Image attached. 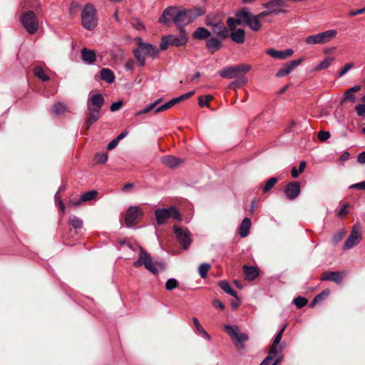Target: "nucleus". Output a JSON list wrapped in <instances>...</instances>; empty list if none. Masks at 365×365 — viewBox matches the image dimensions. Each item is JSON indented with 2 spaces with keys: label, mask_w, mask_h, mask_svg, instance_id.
Wrapping results in <instances>:
<instances>
[{
  "label": "nucleus",
  "mask_w": 365,
  "mask_h": 365,
  "mask_svg": "<svg viewBox=\"0 0 365 365\" xmlns=\"http://www.w3.org/2000/svg\"><path fill=\"white\" fill-rule=\"evenodd\" d=\"M104 98L101 94L93 95L87 102L88 117L86 119L87 130L97 122L101 117V110L104 104Z\"/></svg>",
  "instance_id": "obj_1"
},
{
  "label": "nucleus",
  "mask_w": 365,
  "mask_h": 365,
  "mask_svg": "<svg viewBox=\"0 0 365 365\" xmlns=\"http://www.w3.org/2000/svg\"><path fill=\"white\" fill-rule=\"evenodd\" d=\"M144 265L145 267L153 274H157L161 272L164 267L165 264L159 260L153 261L150 255L142 247H140V255L138 260L133 262L135 267H139Z\"/></svg>",
  "instance_id": "obj_2"
},
{
  "label": "nucleus",
  "mask_w": 365,
  "mask_h": 365,
  "mask_svg": "<svg viewBox=\"0 0 365 365\" xmlns=\"http://www.w3.org/2000/svg\"><path fill=\"white\" fill-rule=\"evenodd\" d=\"M135 41L138 48L134 51V55L140 66L145 65V58L146 56L153 58L158 56V50L152 44L143 42L140 37L136 38Z\"/></svg>",
  "instance_id": "obj_3"
},
{
  "label": "nucleus",
  "mask_w": 365,
  "mask_h": 365,
  "mask_svg": "<svg viewBox=\"0 0 365 365\" xmlns=\"http://www.w3.org/2000/svg\"><path fill=\"white\" fill-rule=\"evenodd\" d=\"M81 21L83 26L88 31H92L96 28L98 17L97 11L93 4L85 5L81 12Z\"/></svg>",
  "instance_id": "obj_4"
},
{
  "label": "nucleus",
  "mask_w": 365,
  "mask_h": 365,
  "mask_svg": "<svg viewBox=\"0 0 365 365\" xmlns=\"http://www.w3.org/2000/svg\"><path fill=\"white\" fill-rule=\"evenodd\" d=\"M205 14L202 9H195L191 10H182L175 16L174 23L180 27L186 26L196 19L198 16Z\"/></svg>",
  "instance_id": "obj_5"
},
{
  "label": "nucleus",
  "mask_w": 365,
  "mask_h": 365,
  "mask_svg": "<svg viewBox=\"0 0 365 365\" xmlns=\"http://www.w3.org/2000/svg\"><path fill=\"white\" fill-rule=\"evenodd\" d=\"M226 23L229 30L237 29V25L247 24L252 31V26L251 25V20L250 18V10L247 7H244L240 11L236 12L235 18H228Z\"/></svg>",
  "instance_id": "obj_6"
},
{
  "label": "nucleus",
  "mask_w": 365,
  "mask_h": 365,
  "mask_svg": "<svg viewBox=\"0 0 365 365\" xmlns=\"http://www.w3.org/2000/svg\"><path fill=\"white\" fill-rule=\"evenodd\" d=\"M20 22L29 34H35L39 27L38 18L34 11H24L20 16Z\"/></svg>",
  "instance_id": "obj_7"
},
{
  "label": "nucleus",
  "mask_w": 365,
  "mask_h": 365,
  "mask_svg": "<svg viewBox=\"0 0 365 365\" xmlns=\"http://www.w3.org/2000/svg\"><path fill=\"white\" fill-rule=\"evenodd\" d=\"M155 215L158 226L163 225L169 218H173L179 222L182 220L180 214L174 206H171L167 209H158L155 211Z\"/></svg>",
  "instance_id": "obj_8"
},
{
  "label": "nucleus",
  "mask_w": 365,
  "mask_h": 365,
  "mask_svg": "<svg viewBox=\"0 0 365 365\" xmlns=\"http://www.w3.org/2000/svg\"><path fill=\"white\" fill-rule=\"evenodd\" d=\"M224 329L233 341L236 347L238 349H243L245 348L243 343L248 340V335L240 332L237 326L225 325Z\"/></svg>",
  "instance_id": "obj_9"
},
{
  "label": "nucleus",
  "mask_w": 365,
  "mask_h": 365,
  "mask_svg": "<svg viewBox=\"0 0 365 365\" xmlns=\"http://www.w3.org/2000/svg\"><path fill=\"white\" fill-rule=\"evenodd\" d=\"M337 31L336 30H328L315 35L309 36L305 38L307 44H325L330 42L336 36Z\"/></svg>",
  "instance_id": "obj_10"
},
{
  "label": "nucleus",
  "mask_w": 365,
  "mask_h": 365,
  "mask_svg": "<svg viewBox=\"0 0 365 365\" xmlns=\"http://www.w3.org/2000/svg\"><path fill=\"white\" fill-rule=\"evenodd\" d=\"M173 232L182 248L185 250H188L192 242V235L189 230L175 225Z\"/></svg>",
  "instance_id": "obj_11"
},
{
  "label": "nucleus",
  "mask_w": 365,
  "mask_h": 365,
  "mask_svg": "<svg viewBox=\"0 0 365 365\" xmlns=\"http://www.w3.org/2000/svg\"><path fill=\"white\" fill-rule=\"evenodd\" d=\"M263 6L274 15L287 14L289 11V6L284 0H269Z\"/></svg>",
  "instance_id": "obj_12"
},
{
  "label": "nucleus",
  "mask_w": 365,
  "mask_h": 365,
  "mask_svg": "<svg viewBox=\"0 0 365 365\" xmlns=\"http://www.w3.org/2000/svg\"><path fill=\"white\" fill-rule=\"evenodd\" d=\"M143 215V211L138 206L130 207L125 215V224L128 227H131L138 223Z\"/></svg>",
  "instance_id": "obj_13"
},
{
  "label": "nucleus",
  "mask_w": 365,
  "mask_h": 365,
  "mask_svg": "<svg viewBox=\"0 0 365 365\" xmlns=\"http://www.w3.org/2000/svg\"><path fill=\"white\" fill-rule=\"evenodd\" d=\"M361 240V234L360 227L357 225H354L351 232L350 233L348 239L346 240L343 249L349 250L355 245H358Z\"/></svg>",
  "instance_id": "obj_14"
},
{
  "label": "nucleus",
  "mask_w": 365,
  "mask_h": 365,
  "mask_svg": "<svg viewBox=\"0 0 365 365\" xmlns=\"http://www.w3.org/2000/svg\"><path fill=\"white\" fill-rule=\"evenodd\" d=\"M300 191V185L298 182H289L284 188L285 196L289 200L296 199L299 195Z\"/></svg>",
  "instance_id": "obj_15"
},
{
  "label": "nucleus",
  "mask_w": 365,
  "mask_h": 365,
  "mask_svg": "<svg viewBox=\"0 0 365 365\" xmlns=\"http://www.w3.org/2000/svg\"><path fill=\"white\" fill-rule=\"evenodd\" d=\"M272 14L269 12V10L267 9V11H262L257 15H255L250 11V18L251 20V25L252 26V31H259L262 28V24L260 19L268 16Z\"/></svg>",
  "instance_id": "obj_16"
},
{
  "label": "nucleus",
  "mask_w": 365,
  "mask_h": 365,
  "mask_svg": "<svg viewBox=\"0 0 365 365\" xmlns=\"http://www.w3.org/2000/svg\"><path fill=\"white\" fill-rule=\"evenodd\" d=\"M267 53L274 58L285 59L292 56L294 53V51L291 48H287L284 51H277L274 48H269L267 51Z\"/></svg>",
  "instance_id": "obj_17"
},
{
  "label": "nucleus",
  "mask_w": 365,
  "mask_h": 365,
  "mask_svg": "<svg viewBox=\"0 0 365 365\" xmlns=\"http://www.w3.org/2000/svg\"><path fill=\"white\" fill-rule=\"evenodd\" d=\"M344 274L339 272H326L322 274L321 279L323 281H331L340 284L343 279Z\"/></svg>",
  "instance_id": "obj_18"
},
{
  "label": "nucleus",
  "mask_w": 365,
  "mask_h": 365,
  "mask_svg": "<svg viewBox=\"0 0 365 365\" xmlns=\"http://www.w3.org/2000/svg\"><path fill=\"white\" fill-rule=\"evenodd\" d=\"M212 31L216 34L221 40L225 39L228 37V30L226 26L222 22H217L212 26Z\"/></svg>",
  "instance_id": "obj_19"
},
{
  "label": "nucleus",
  "mask_w": 365,
  "mask_h": 365,
  "mask_svg": "<svg viewBox=\"0 0 365 365\" xmlns=\"http://www.w3.org/2000/svg\"><path fill=\"white\" fill-rule=\"evenodd\" d=\"M170 45L180 46L186 44L187 41V36L184 31L181 30L178 36L169 35Z\"/></svg>",
  "instance_id": "obj_20"
},
{
  "label": "nucleus",
  "mask_w": 365,
  "mask_h": 365,
  "mask_svg": "<svg viewBox=\"0 0 365 365\" xmlns=\"http://www.w3.org/2000/svg\"><path fill=\"white\" fill-rule=\"evenodd\" d=\"M230 37L236 43L242 44L245 41V31L243 29H234L230 30Z\"/></svg>",
  "instance_id": "obj_21"
},
{
  "label": "nucleus",
  "mask_w": 365,
  "mask_h": 365,
  "mask_svg": "<svg viewBox=\"0 0 365 365\" xmlns=\"http://www.w3.org/2000/svg\"><path fill=\"white\" fill-rule=\"evenodd\" d=\"M160 161L166 167L175 168L183 163L184 160L173 155H167L163 157Z\"/></svg>",
  "instance_id": "obj_22"
},
{
  "label": "nucleus",
  "mask_w": 365,
  "mask_h": 365,
  "mask_svg": "<svg viewBox=\"0 0 365 365\" xmlns=\"http://www.w3.org/2000/svg\"><path fill=\"white\" fill-rule=\"evenodd\" d=\"M82 59L84 62L88 64L94 63L96 59V53L93 50L83 48L81 51Z\"/></svg>",
  "instance_id": "obj_23"
},
{
  "label": "nucleus",
  "mask_w": 365,
  "mask_h": 365,
  "mask_svg": "<svg viewBox=\"0 0 365 365\" xmlns=\"http://www.w3.org/2000/svg\"><path fill=\"white\" fill-rule=\"evenodd\" d=\"M243 269L245 272V279L249 281H252L256 279L259 275V270L255 267L244 266Z\"/></svg>",
  "instance_id": "obj_24"
},
{
  "label": "nucleus",
  "mask_w": 365,
  "mask_h": 365,
  "mask_svg": "<svg viewBox=\"0 0 365 365\" xmlns=\"http://www.w3.org/2000/svg\"><path fill=\"white\" fill-rule=\"evenodd\" d=\"M222 41L215 37L208 38L206 43L207 49L212 52L218 51L222 46Z\"/></svg>",
  "instance_id": "obj_25"
},
{
  "label": "nucleus",
  "mask_w": 365,
  "mask_h": 365,
  "mask_svg": "<svg viewBox=\"0 0 365 365\" xmlns=\"http://www.w3.org/2000/svg\"><path fill=\"white\" fill-rule=\"evenodd\" d=\"M220 76L222 78H233L235 77H237L239 76L238 70L236 66H232L227 68H225L224 70H222L220 72Z\"/></svg>",
  "instance_id": "obj_26"
},
{
  "label": "nucleus",
  "mask_w": 365,
  "mask_h": 365,
  "mask_svg": "<svg viewBox=\"0 0 365 365\" xmlns=\"http://www.w3.org/2000/svg\"><path fill=\"white\" fill-rule=\"evenodd\" d=\"M251 227V220L248 217L244 218L240 224L239 233L242 237H245L248 235Z\"/></svg>",
  "instance_id": "obj_27"
},
{
  "label": "nucleus",
  "mask_w": 365,
  "mask_h": 365,
  "mask_svg": "<svg viewBox=\"0 0 365 365\" xmlns=\"http://www.w3.org/2000/svg\"><path fill=\"white\" fill-rule=\"evenodd\" d=\"M21 4L24 9L31 11L34 10L37 11L41 7V4L38 0H24Z\"/></svg>",
  "instance_id": "obj_28"
},
{
  "label": "nucleus",
  "mask_w": 365,
  "mask_h": 365,
  "mask_svg": "<svg viewBox=\"0 0 365 365\" xmlns=\"http://www.w3.org/2000/svg\"><path fill=\"white\" fill-rule=\"evenodd\" d=\"M100 76L101 79L108 83H112L115 81V75L109 68H102L100 71Z\"/></svg>",
  "instance_id": "obj_29"
},
{
  "label": "nucleus",
  "mask_w": 365,
  "mask_h": 365,
  "mask_svg": "<svg viewBox=\"0 0 365 365\" xmlns=\"http://www.w3.org/2000/svg\"><path fill=\"white\" fill-rule=\"evenodd\" d=\"M193 324L195 327V331L197 334L202 335L203 337H205L207 340H210V336L207 334V332L204 329V328L200 324L199 320L196 317L192 318Z\"/></svg>",
  "instance_id": "obj_30"
},
{
  "label": "nucleus",
  "mask_w": 365,
  "mask_h": 365,
  "mask_svg": "<svg viewBox=\"0 0 365 365\" xmlns=\"http://www.w3.org/2000/svg\"><path fill=\"white\" fill-rule=\"evenodd\" d=\"M210 36V32L203 27L197 28L193 34V36L196 39H207Z\"/></svg>",
  "instance_id": "obj_31"
},
{
  "label": "nucleus",
  "mask_w": 365,
  "mask_h": 365,
  "mask_svg": "<svg viewBox=\"0 0 365 365\" xmlns=\"http://www.w3.org/2000/svg\"><path fill=\"white\" fill-rule=\"evenodd\" d=\"M219 285L222 289H223L227 294L235 297L237 299H239L237 294L235 291H234L230 287V284L226 281H221L219 282Z\"/></svg>",
  "instance_id": "obj_32"
},
{
  "label": "nucleus",
  "mask_w": 365,
  "mask_h": 365,
  "mask_svg": "<svg viewBox=\"0 0 365 365\" xmlns=\"http://www.w3.org/2000/svg\"><path fill=\"white\" fill-rule=\"evenodd\" d=\"M334 61L333 57H327L324 58L314 69V71H320L327 68Z\"/></svg>",
  "instance_id": "obj_33"
},
{
  "label": "nucleus",
  "mask_w": 365,
  "mask_h": 365,
  "mask_svg": "<svg viewBox=\"0 0 365 365\" xmlns=\"http://www.w3.org/2000/svg\"><path fill=\"white\" fill-rule=\"evenodd\" d=\"M34 73L42 81H48L50 79L49 76L44 72L43 68L41 66L34 68Z\"/></svg>",
  "instance_id": "obj_34"
},
{
  "label": "nucleus",
  "mask_w": 365,
  "mask_h": 365,
  "mask_svg": "<svg viewBox=\"0 0 365 365\" xmlns=\"http://www.w3.org/2000/svg\"><path fill=\"white\" fill-rule=\"evenodd\" d=\"M174 9L172 7H168L164 10L162 16L159 19V22L160 23H167L169 21V17L173 16Z\"/></svg>",
  "instance_id": "obj_35"
},
{
  "label": "nucleus",
  "mask_w": 365,
  "mask_h": 365,
  "mask_svg": "<svg viewBox=\"0 0 365 365\" xmlns=\"http://www.w3.org/2000/svg\"><path fill=\"white\" fill-rule=\"evenodd\" d=\"M98 195V191L97 190H90L88 192H86L81 195V201L88 202L91 201L92 200L96 199V197Z\"/></svg>",
  "instance_id": "obj_36"
},
{
  "label": "nucleus",
  "mask_w": 365,
  "mask_h": 365,
  "mask_svg": "<svg viewBox=\"0 0 365 365\" xmlns=\"http://www.w3.org/2000/svg\"><path fill=\"white\" fill-rule=\"evenodd\" d=\"M293 69L291 66L287 63L282 67L276 73V76L278 78L284 77L288 74H289Z\"/></svg>",
  "instance_id": "obj_37"
},
{
  "label": "nucleus",
  "mask_w": 365,
  "mask_h": 365,
  "mask_svg": "<svg viewBox=\"0 0 365 365\" xmlns=\"http://www.w3.org/2000/svg\"><path fill=\"white\" fill-rule=\"evenodd\" d=\"M212 99V96L211 95L207 96H201L198 98L199 106L200 107H208L209 102Z\"/></svg>",
  "instance_id": "obj_38"
},
{
  "label": "nucleus",
  "mask_w": 365,
  "mask_h": 365,
  "mask_svg": "<svg viewBox=\"0 0 365 365\" xmlns=\"http://www.w3.org/2000/svg\"><path fill=\"white\" fill-rule=\"evenodd\" d=\"M210 268V264L207 263H203L199 266L198 271L202 278L205 279L206 277Z\"/></svg>",
  "instance_id": "obj_39"
},
{
  "label": "nucleus",
  "mask_w": 365,
  "mask_h": 365,
  "mask_svg": "<svg viewBox=\"0 0 365 365\" xmlns=\"http://www.w3.org/2000/svg\"><path fill=\"white\" fill-rule=\"evenodd\" d=\"M277 179L276 178H269L263 187V192H268L277 183Z\"/></svg>",
  "instance_id": "obj_40"
},
{
  "label": "nucleus",
  "mask_w": 365,
  "mask_h": 365,
  "mask_svg": "<svg viewBox=\"0 0 365 365\" xmlns=\"http://www.w3.org/2000/svg\"><path fill=\"white\" fill-rule=\"evenodd\" d=\"M65 110L66 106L61 103H55L52 108V111L56 115L62 114L65 112Z\"/></svg>",
  "instance_id": "obj_41"
},
{
  "label": "nucleus",
  "mask_w": 365,
  "mask_h": 365,
  "mask_svg": "<svg viewBox=\"0 0 365 365\" xmlns=\"http://www.w3.org/2000/svg\"><path fill=\"white\" fill-rule=\"evenodd\" d=\"M284 349V346L282 345H275L272 344L268 355L272 356L274 357V355L281 354Z\"/></svg>",
  "instance_id": "obj_42"
},
{
  "label": "nucleus",
  "mask_w": 365,
  "mask_h": 365,
  "mask_svg": "<svg viewBox=\"0 0 365 365\" xmlns=\"http://www.w3.org/2000/svg\"><path fill=\"white\" fill-rule=\"evenodd\" d=\"M293 302L297 308H302L303 307L306 306L308 303V300L302 297H297L294 299Z\"/></svg>",
  "instance_id": "obj_43"
},
{
  "label": "nucleus",
  "mask_w": 365,
  "mask_h": 365,
  "mask_svg": "<svg viewBox=\"0 0 365 365\" xmlns=\"http://www.w3.org/2000/svg\"><path fill=\"white\" fill-rule=\"evenodd\" d=\"M70 225L75 229H80L83 226V221L78 217H73L70 220Z\"/></svg>",
  "instance_id": "obj_44"
},
{
  "label": "nucleus",
  "mask_w": 365,
  "mask_h": 365,
  "mask_svg": "<svg viewBox=\"0 0 365 365\" xmlns=\"http://www.w3.org/2000/svg\"><path fill=\"white\" fill-rule=\"evenodd\" d=\"M329 294V289H325L324 290L322 293H320L319 294L317 295L313 302H312V304H316L322 300H323L324 299L327 298L328 297V295Z\"/></svg>",
  "instance_id": "obj_45"
},
{
  "label": "nucleus",
  "mask_w": 365,
  "mask_h": 365,
  "mask_svg": "<svg viewBox=\"0 0 365 365\" xmlns=\"http://www.w3.org/2000/svg\"><path fill=\"white\" fill-rule=\"evenodd\" d=\"M108 154L106 153H97L96 155V160L98 163L103 164L108 160Z\"/></svg>",
  "instance_id": "obj_46"
},
{
  "label": "nucleus",
  "mask_w": 365,
  "mask_h": 365,
  "mask_svg": "<svg viewBox=\"0 0 365 365\" xmlns=\"http://www.w3.org/2000/svg\"><path fill=\"white\" fill-rule=\"evenodd\" d=\"M178 286V282L175 279H169L165 284L168 290H172Z\"/></svg>",
  "instance_id": "obj_47"
},
{
  "label": "nucleus",
  "mask_w": 365,
  "mask_h": 365,
  "mask_svg": "<svg viewBox=\"0 0 365 365\" xmlns=\"http://www.w3.org/2000/svg\"><path fill=\"white\" fill-rule=\"evenodd\" d=\"M354 63L353 62H350L346 63L341 70V71L339 73V77H342L344 76L350 69L354 68Z\"/></svg>",
  "instance_id": "obj_48"
},
{
  "label": "nucleus",
  "mask_w": 365,
  "mask_h": 365,
  "mask_svg": "<svg viewBox=\"0 0 365 365\" xmlns=\"http://www.w3.org/2000/svg\"><path fill=\"white\" fill-rule=\"evenodd\" d=\"M286 329V325H284L281 329L279 330V331L278 332V334L275 336L274 337V341H273V344H275V345H280L279 343H280V341L282 339V334L284 331Z\"/></svg>",
  "instance_id": "obj_49"
},
{
  "label": "nucleus",
  "mask_w": 365,
  "mask_h": 365,
  "mask_svg": "<svg viewBox=\"0 0 365 365\" xmlns=\"http://www.w3.org/2000/svg\"><path fill=\"white\" fill-rule=\"evenodd\" d=\"M237 68L238 73L240 75V73H245L250 71L251 69V66H250L248 64H241V65L237 66Z\"/></svg>",
  "instance_id": "obj_50"
},
{
  "label": "nucleus",
  "mask_w": 365,
  "mask_h": 365,
  "mask_svg": "<svg viewBox=\"0 0 365 365\" xmlns=\"http://www.w3.org/2000/svg\"><path fill=\"white\" fill-rule=\"evenodd\" d=\"M304 61V58H301L299 59L292 60L287 63L291 66V68L294 70L297 66L300 65Z\"/></svg>",
  "instance_id": "obj_51"
},
{
  "label": "nucleus",
  "mask_w": 365,
  "mask_h": 365,
  "mask_svg": "<svg viewBox=\"0 0 365 365\" xmlns=\"http://www.w3.org/2000/svg\"><path fill=\"white\" fill-rule=\"evenodd\" d=\"M330 138V133L328 131H320L318 134V138L321 141H325Z\"/></svg>",
  "instance_id": "obj_52"
},
{
  "label": "nucleus",
  "mask_w": 365,
  "mask_h": 365,
  "mask_svg": "<svg viewBox=\"0 0 365 365\" xmlns=\"http://www.w3.org/2000/svg\"><path fill=\"white\" fill-rule=\"evenodd\" d=\"M170 45V40L168 36H164L162 38V41L160 44V47L161 50H165L168 48V46Z\"/></svg>",
  "instance_id": "obj_53"
},
{
  "label": "nucleus",
  "mask_w": 365,
  "mask_h": 365,
  "mask_svg": "<svg viewBox=\"0 0 365 365\" xmlns=\"http://www.w3.org/2000/svg\"><path fill=\"white\" fill-rule=\"evenodd\" d=\"M194 93H195V91H190V92H188V93H185V94L181 95L180 96L177 97V98H176V100H177L178 103H180V102H181L182 101H184V100H185V99L189 98H190V97H191L192 95H194Z\"/></svg>",
  "instance_id": "obj_54"
},
{
  "label": "nucleus",
  "mask_w": 365,
  "mask_h": 365,
  "mask_svg": "<svg viewBox=\"0 0 365 365\" xmlns=\"http://www.w3.org/2000/svg\"><path fill=\"white\" fill-rule=\"evenodd\" d=\"M122 106H123V101H118L117 102L112 103V105L110 107V110L112 112L117 111L122 107Z\"/></svg>",
  "instance_id": "obj_55"
},
{
  "label": "nucleus",
  "mask_w": 365,
  "mask_h": 365,
  "mask_svg": "<svg viewBox=\"0 0 365 365\" xmlns=\"http://www.w3.org/2000/svg\"><path fill=\"white\" fill-rule=\"evenodd\" d=\"M355 110L359 116L365 115V104H359L355 107Z\"/></svg>",
  "instance_id": "obj_56"
},
{
  "label": "nucleus",
  "mask_w": 365,
  "mask_h": 365,
  "mask_svg": "<svg viewBox=\"0 0 365 365\" xmlns=\"http://www.w3.org/2000/svg\"><path fill=\"white\" fill-rule=\"evenodd\" d=\"M133 27L138 31H143L145 29V26L138 19H135V22L132 23Z\"/></svg>",
  "instance_id": "obj_57"
},
{
  "label": "nucleus",
  "mask_w": 365,
  "mask_h": 365,
  "mask_svg": "<svg viewBox=\"0 0 365 365\" xmlns=\"http://www.w3.org/2000/svg\"><path fill=\"white\" fill-rule=\"evenodd\" d=\"M344 233L343 232H339L338 233L334 235L332 237L333 242L336 244V243L339 242V241H341L344 237Z\"/></svg>",
  "instance_id": "obj_58"
},
{
  "label": "nucleus",
  "mask_w": 365,
  "mask_h": 365,
  "mask_svg": "<svg viewBox=\"0 0 365 365\" xmlns=\"http://www.w3.org/2000/svg\"><path fill=\"white\" fill-rule=\"evenodd\" d=\"M153 109H154V106L153 105H148L143 110L138 111L137 113H135V115L138 116V115H141V114L147 113L150 112V110H152Z\"/></svg>",
  "instance_id": "obj_59"
},
{
  "label": "nucleus",
  "mask_w": 365,
  "mask_h": 365,
  "mask_svg": "<svg viewBox=\"0 0 365 365\" xmlns=\"http://www.w3.org/2000/svg\"><path fill=\"white\" fill-rule=\"evenodd\" d=\"M350 189L365 190V181L351 185Z\"/></svg>",
  "instance_id": "obj_60"
},
{
  "label": "nucleus",
  "mask_w": 365,
  "mask_h": 365,
  "mask_svg": "<svg viewBox=\"0 0 365 365\" xmlns=\"http://www.w3.org/2000/svg\"><path fill=\"white\" fill-rule=\"evenodd\" d=\"M344 99L349 100L351 102H354L355 96L350 91L347 90L344 94Z\"/></svg>",
  "instance_id": "obj_61"
},
{
  "label": "nucleus",
  "mask_w": 365,
  "mask_h": 365,
  "mask_svg": "<svg viewBox=\"0 0 365 365\" xmlns=\"http://www.w3.org/2000/svg\"><path fill=\"white\" fill-rule=\"evenodd\" d=\"M83 202V201H81V197H80L78 199H73L69 201V205L72 206H79Z\"/></svg>",
  "instance_id": "obj_62"
},
{
  "label": "nucleus",
  "mask_w": 365,
  "mask_h": 365,
  "mask_svg": "<svg viewBox=\"0 0 365 365\" xmlns=\"http://www.w3.org/2000/svg\"><path fill=\"white\" fill-rule=\"evenodd\" d=\"M350 154L349 152H344L339 158V161L341 163H344L349 159Z\"/></svg>",
  "instance_id": "obj_63"
},
{
  "label": "nucleus",
  "mask_w": 365,
  "mask_h": 365,
  "mask_svg": "<svg viewBox=\"0 0 365 365\" xmlns=\"http://www.w3.org/2000/svg\"><path fill=\"white\" fill-rule=\"evenodd\" d=\"M357 161L360 164H364L365 163V150L362 153H361L357 158Z\"/></svg>",
  "instance_id": "obj_64"
}]
</instances>
